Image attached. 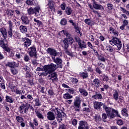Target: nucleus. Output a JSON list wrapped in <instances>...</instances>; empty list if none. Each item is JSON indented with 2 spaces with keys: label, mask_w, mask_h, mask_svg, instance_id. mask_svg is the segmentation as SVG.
Segmentation results:
<instances>
[{
  "label": "nucleus",
  "mask_w": 129,
  "mask_h": 129,
  "mask_svg": "<svg viewBox=\"0 0 129 129\" xmlns=\"http://www.w3.org/2000/svg\"><path fill=\"white\" fill-rule=\"evenodd\" d=\"M54 112L55 114L57 115L56 119L58 122H61L62 121V119L63 117L66 116V114L64 112H62L61 110L59 109L58 108H56L54 110Z\"/></svg>",
  "instance_id": "nucleus-1"
},
{
  "label": "nucleus",
  "mask_w": 129,
  "mask_h": 129,
  "mask_svg": "<svg viewBox=\"0 0 129 129\" xmlns=\"http://www.w3.org/2000/svg\"><path fill=\"white\" fill-rule=\"evenodd\" d=\"M110 45H112V46H117L118 49L120 50L121 49V46L122 45L121 44V42L118 39V38L113 37L112 39L111 40H109V41Z\"/></svg>",
  "instance_id": "nucleus-2"
},
{
  "label": "nucleus",
  "mask_w": 129,
  "mask_h": 129,
  "mask_svg": "<svg viewBox=\"0 0 129 129\" xmlns=\"http://www.w3.org/2000/svg\"><path fill=\"white\" fill-rule=\"evenodd\" d=\"M18 110L21 114H27L29 112V107L28 106V103L22 104L18 108Z\"/></svg>",
  "instance_id": "nucleus-3"
},
{
  "label": "nucleus",
  "mask_w": 129,
  "mask_h": 129,
  "mask_svg": "<svg viewBox=\"0 0 129 129\" xmlns=\"http://www.w3.org/2000/svg\"><path fill=\"white\" fill-rule=\"evenodd\" d=\"M73 38L72 37H69L66 38L63 41V48L64 50H67L69 47V45H72L73 44Z\"/></svg>",
  "instance_id": "nucleus-4"
},
{
  "label": "nucleus",
  "mask_w": 129,
  "mask_h": 129,
  "mask_svg": "<svg viewBox=\"0 0 129 129\" xmlns=\"http://www.w3.org/2000/svg\"><path fill=\"white\" fill-rule=\"evenodd\" d=\"M113 98L115 101H117L118 100V103H119V101L120 102H122V101L123 100V97H119V91H117L116 90H114Z\"/></svg>",
  "instance_id": "nucleus-5"
},
{
  "label": "nucleus",
  "mask_w": 129,
  "mask_h": 129,
  "mask_svg": "<svg viewBox=\"0 0 129 129\" xmlns=\"http://www.w3.org/2000/svg\"><path fill=\"white\" fill-rule=\"evenodd\" d=\"M56 69H57V66L54 63L45 66V70L49 74L53 73Z\"/></svg>",
  "instance_id": "nucleus-6"
},
{
  "label": "nucleus",
  "mask_w": 129,
  "mask_h": 129,
  "mask_svg": "<svg viewBox=\"0 0 129 129\" xmlns=\"http://www.w3.org/2000/svg\"><path fill=\"white\" fill-rule=\"evenodd\" d=\"M0 46L6 52H10V48L8 45V41L6 39L0 40Z\"/></svg>",
  "instance_id": "nucleus-7"
},
{
  "label": "nucleus",
  "mask_w": 129,
  "mask_h": 129,
  "mask_svg": "<svg viewBox=\"0 0 129 129\" xmlns=\"http://www.w3.org/2000/svg\"><path fill=\"white\" fill-rule=\"evenodd\" d=\"M103 107L105 111H106L107 116H108L109 118H114V114L112 113L113 109H111L109 107H106L105 105H104Z\"/></svg>",
  "instance_id": "nucleus-8"
},
{
  "label": "nucleus",
  "mask_w": 129,
  "mask_h": 129,
  "mask_svg": "<svg viewBox=\"0 0 129 129\" xmlns=\"http://www.w3.org/2000/svg\"><path fill=\"white\" fill-rule=\"evenodd\" d=\"M22 42H24L23 45L26 48H28L32 44V40L27 37L22 38Z\"/></svg>",
  "instance_id": "nucleus-9"
},
{
  "label": "nucleus",
  "mask_w": 129,
  "mask_h": 129,
  "mask_svg": "<svg viewBox=\"0 0 129 129\" xmlns=\"http://www.w3.org/2000/svg\"><path fill=\"white\" fill-rule=\"evenodd\" d=\"M78 129H88V125H87V122L80 121Z\"/></svg>",
  "instance_id": "nucleus-10"
},
{
  "label": "nucleus",
  "mask_w": 129,
  "mask_h": 129,
  "mask_svg": "<svg viewBox=\"0 0 129 129\" xmlns=\"http://www.w3.org/2000/svg\"><path fill=\"white\" fill-rule=\"evenodd\" d=\"M96 0H92L93 3V7L94 9L95 10H100V11H104V8L102 6L97 4L96 2H95Z\"/></svg>",
  "instance_id": "nucleus-11"
},
{
  "label": "nucleus",
  "mask_w": 129,
  "mask_h": 129,
  "mask_svg": "<svg viewBox=\"0 0 129 129\" xmlns=\"http://www.w3.org/2000/svg\"><path fill=\"white\" fill-rule=\"evenodd\" d=\"M57 75L56 72L53 73L52 74H49L48 75V77L50 79H51L52 82H56V81H58V78H57Z\"/></svg>",
  "instance_id": "nucleus-12"
},
{
  "label": "nucleus",
  "mask_w": 129,
  "mask_h": 129,
  "mask_svg": "<svg viewBox=\"0 0 129 129\" xmlns=\"http://www.w3.org/2000/svg\"><path fill=\"white\" fill-rule=\"evenodd\" d=\"M28 51H29V54L30 57H36V48H35V47H30L28 49Z\"/></svg>",
  "instance_id": "nucleus-13"
},
{
  "label": "nucleus",
  "mask_w": 129,
  "mask_h": 129,
  "mask_svg": "<svg viewBox=\"0 0 129 129\" xmlns=\"http://www.w3.org/2000/svg\"><path fill=\"white\" fill-rule=\"evenodd\" d=\"M94 109H100L101 106L103 105V103L101 102H98L97 101H94Z\"/></svg>",
  "instance_id": "nucleus-14"
},
{
  "label": "nucleus",
  "mask_w": 129,
  "mask_h": 129,
  "mask_svg": "<svg viewBox=\"0 0 129 129\" xmlns=\"http://www.w3.org/2000/svg\"><path fill=\"white\" fill-rule=\"evenodd\" d=\"M21 20L22 22L23 25H27L30 24V20H29V18L26 16H22L21 17Z\"/></svg>",
  "instance_id": "nucleus-15"
},
{
  "label": "nucleus",
  "mask_w": 129,
  "mask_h": 129,
  "mask_svg": "<svg viewBox=\"0 0 129 129\" xmlns=\"http://www.w3.org/2000/svg\"><path fill=\"white\" fill-rule=\"evenodd\" d=\"M56 50L54 48H49L47 49V53L52 57H56Z\"/></svg>",
  "instance_id": "nucleus-16"
},
{
  "label": "nucleus",
  "mask_w": 129,
  "mask_h": 129,
  "mask_svg": "<svg viewBox=\"0 0 129 129\" xmlns=\"http://www.w3.org/2000/svg\"><path fill=\"white\" fill-rule=\"evenodd\" d=\"M46 116L48 120H54V119H55V114L51 111H49L47 113Z\"/></svg>",
  "instance_id": "nucleus-17"
},
{
  "label": "nucleus",
  "mask_w": 129,
  "mask_h": 129,
  "mask_svg": "<svg viewBox=\"0 0 129 129\" xmlns=\"http://www.w3.org/2000/svg\"><path fill=\"white\" fill-rule=\"evenodd\" d=\"M79 92H80L81 95H82L84 97H86V96L88 95V92H87V91L82 88H80L79 89Z\"/></svg>",
  "instance_id": "nucleus-18"
},
{
  "label": "nucleus",
  "mask_w": 129,
  "mask_h": 129,
  "mask_svg": "<svg viewBox=\"0 0 129 129\" xmlns=\"http://www.w3.org/2000/svg\"><path fill=\"white\" fill-rule=\"evenodd\" d=\"M0 32L4 39L8 38V32H7V29L5 28H2L0 29Z\"/></svg>",
  "instance_id": "nucleus-19"
},
{
  "label": "nucleus",
  "mask_w": 129,
  "mask_h": 129,
  "mask_svg": "<svg viewBox=\"0 0 129 129\" xmlns=\"http://www.w3.org/2000/svg\"><path fill=\"white\" fill-rule=\"evenodd\" d=\"M19 30L20 31L21 33H22L23 34H26V33L28 32V28L26 26L20 25L19 27Z\"/></svg>",
  "instance_id": "nucleus-20"
},
{
  "label": "nucleus",
  "mask_w": 129,
  "mask_h": 129,
  "mask_svg": "<svg viewBox=\"0 0 129 129\" xmlns=\"http://www.w3.org/2000/svg\"><path fill=\"white\" fill-rule=\"evenodd\" d=\"M46 7H48L51 11H55V7H54V2L52 1H48V4Z\"/></svg>",
  "instance_id": "nucleus-21"
},
{
  "label": "nucleus",
  "mask_w": 129,
  "mask_h": 129,
  "mask_svg": "<svg viewBox=\"0 0 129 129\" xmlns=\"http://www.w3.org/2000/svg\"><path fill=\"white\" fill-rule=\"evenodd\" d=\"M109 30L110 31V34H113L114 37H117V36H118V32L113 28L110 27Z\"/></svg>",
  "instance_id": "nucleus-22"
},
{
  "label": "nucleus",
  "mask_w": 129,
  "mask_h": 129,
  "mask_svg": "<svg viewBox=\"0 0 129 129\" xmlns=\"http://www.w3.org/2000/svg\"><path fill=\"white\" fill-rule=\"evenodd\" d=\"M92 85L94 87L98 88V87H99V85H100L99 80H98V79H95L92 82Z\"/></svg>",
  "instance_id": "nucleus-23"
},
{
  "label": "nucleus",
  "mask_w": 129,
  "mask_h": 129,
  "mask_svg": "<svg viewBox=\"0 0 129 129\" xmlns=\"http://www.w3.org/2000/svg\"><path fill=\"white\" fill-rule=\"evenodd\" d=\"M26 4L28 6H35L38 4V2L36 0H27Z\"/></svg>",
  "instance_id": "nucleus-24"
},
{
  "label": "nucleus",
  "mask_w": 129,
  "mask_h": 129,
  "mask_svg": "<svg viewBox=\"0 0 129 129\" xmlns=\"http://www.w3.org/2000/svg\"><path fill=\"white\" fill-rule=\"evenodd\" d=\"M52 59L53 61V62H54V63H56V64H61L62 63V59L59 58V57H56V58H55V57L54 56H52Z\"/></svg>",
  "instance_id": "nucleus-25"
},
{
  "label": "nucleus",
  "mask_w": 129,
  "mask_h": 129,
  "mask_svg": "<svg viewBox=\"0 0 129 129\" xmlns=\"http://www.w3.org/2000/svg\"><path fill=\"white\" fill-rule=\"evenodd\" d=\"M60 33L61 34V35H62V36H66V37H67V38L72 37V36H71V35H70L69 33H68V31L66 30H62L61 31H60Z\"/></svg>",
  "instance_id": "nucleus-26"
},
{
  "label": "nucleus",
  "mask_w": 129,
  "mask_h": 129,
  "mask_svg": "<svg viewBox=\"0 0 129 129\" xmlns=\"http://www.w3.org/2000/svg\"><path fill=\"white\" fill-rule=\"evenodd\" d=\"M79 75L83 79H86L88 77V73L81 72L80 73Z\"/></svg>",
  "instance_id": "nucleus-27"
},
{
  "label": "nucleus",
  "mask_w": 129,
  "mask_h": 129,
  "mask_svg": "<svg viewBox=\"0 0 129 129\" xmlns=\"http://www.w3.org/2000/svg\"><path fill=\"white\" fill-rule=\"evenodd\" d=\"M63 97L64 99H71V98H73V96L71 95L69 93H66L63 94Z\"/></svg>",
  "instance_id": "nucleus-28"
},
{
  "label": "nucleus",
  "mask_w": 129,
  "mask_h": 129,
  "mask_svg": "<svg viewBox=\"0 0 129 129\" xmlns=\"http://www.w3.org/2000/svg\"><path fill=\"white\" fill-rule=\"evenodd\" d=\"M35 113L36 114V116H37L38 118L39 119H44V115L39 111H36Z\"/></svg>",
  "instance_id": "nucleus-29"
},
{
  "label": "nucleus",
  "mask_w": 129,
  "mask_h": 129,
  "mask_svg": "<svg viewBox=\"0 0 129 129\" xmlns=\"http://www.w3.org/2000/svg\"><path fill=\"white\" fill-rule=\"evenodd\" d=\"M6 66H8V67H11V68H14L17 67V63L14 61L9 62L6 64Z\"/></svg>",
  "instance_id": "nucleus-30"
},
{
  "label": "nucleus",
  "mask_w": 129,
  "mask_h": 129,
  "mask_svg": "<svg viewBox=\"0 0 129 129\" xmlns=\"http://www.w3.org/2000/svg\"><path fill=\"white\" fill-rule=\"evenodd\" d=\"M78 45L81 49H82V48H86V44H85L84 41H79L78 42Z\"/></svg>",
  "instance_id": "nucleus-31"
},
{
  "label": "nucleus",
  "mask_w": 129,
  "mask_h": 129,
  "mask_svg": "<svg viewBox=\"0 0 129 129\" xmlns=\"http://www.w3.org/2000/svg\"><path fill=\"white\" fill-rule=\"evenodd\" d=\"M6 102H9V103H13L14 102V100H13V98L10 96H6Z\"/></svg>",
  "instance_id": "nucleus-32"
},
{
  "label": "nucleus",
  "mask_w": 129,
  "mask_h": 129,
  "mask_svg": "<svg viewBox=\"0 0 129 129\" xmlns=\"http://www.w3.org/2000/svg\"><path fill=\"white\" fill-rule=\"evenodd\" d=\"M92 97L93 98V99H102V95H101V94H97L96 95H93Z\"/></svg>",
  "instance_id": "nucleus-33"
},
{
  "label": "nucleus",
  "mask_w": 129,
  "mask_h": 129,
  "mask_svg": "<svg viewBox=\"0 0 129 129\" xmlns=\"http://www.w3.org/2000/svg\"><path fill=\"white\" fill-rule=\"evenodd\" d=\"M74 106L75 107V111H80V109L81 108L80 104H74Z\"/></svg>",
  "instance_id": "nucleus-34"
},
{
  "label": "nucleus",
  "mask_w": 129,
  "mask_h": 129,
  "mask_svg": "<svg viewBox=\"0 0 129 129\" xmlns=\"http://www.w3.org/2000/svg\"><path fill=\"white\" fill-rule=\"evenodd\" d=\"M121 114L122 116H125V117L128 116V114H127V110H126L125 108H123L121 110Z\"/></svg>",
  "instance_id": "nucleus-35"
},
{
  "label": "nucleus",
  "mask_w": 129,
  "mask_h": 129,
  "mask_svg": "<svg viewBox=\"0 0 129 129\" xmlns=\"http://www.w3.org/2000/svg\"><path fill=\"white\" fill-rule=\"evenodd\" d=\"M34 106H41V102H40V100L38 98H36L34 100Z\"/></svg>",
  "instance_id": "nucleus-36"
},
{
  "label": "nucleus",
  "mask_w": 129,
  "mask_h": 129,
  "mask_svg": "<svg viewBox=\"0 0 129 129\" xmlns=\"http://www.w3.org/2000/svg\"><path fill=\"white\" fill-rule=\"evenodd\" d=\"M98 59L99 61H101L102 62H105L106 61V58L101 55H98Z\"/></svg>",
  "instance_id": "nucleus-37"
},
{
  "label": "nucleus",
  "mask_w": 129,
  "mask_h": 129,
  "mask_svg": "<svg viewBox=\"0 0 129 129\" xmlns=\"http://www.w3.org/2000/svg\"><path fill=\"white\" fill-rule=\"evenodd\" d=\"M66 13L67 15H68V16H70V15H71V14L72 13V10L71 9V8L68 7L66 8Z\"/></svg>",
  "instance_id": "nucleus-38"
},
{
  "label": "nucleus",
  "mask_w": 129,
  "mask_h": 129,
  "mask_svg": "<svg viewBox=\"0 0 129 129\" xmlns=\"http://www.w3.org/2000/svg\"><path fill=\"white\" fill-rule=\"evenodd\" d=\"M28 13L29 15H34L35 14V10L33 8H30L28 10Z\"/></svg>",
  "instance_id": "nucleus-39"
},
{
  "label": "nucleus",
  "mask_w": 129,
  "mask_h": 129,
  "mask_svg": "<svg viewBox=\"0 0 129 129\" xmlns=\"http://www.w3.org/2000/svg\"><path fill=\"white\" fill-rule=\"evenodd\" d=\"M120 10L123 13V14H125V15H127V16H129V11H126L125 9L123 8L120 7Z\"/></svg>",
  "instance_id": "nucleus-40"
},
{
  "label": "nucleus",
  "mask_w": 129,
  "mask_h": 129,
  "mask_svg": "<svg viewBox=\"0 0 129 129\" xmlns=\"http://www.w3.org/2000/svg\"><path fill=\"white\" fill-rule=\"evenodd\" d=\"M46 66H44V67H38L36 70L37 71H46Z\"/></svg>",
  "instance_id": "nucleus-41"
},
{
  "label": "nucleus",
  "mask_w": 129,
  "mask_h": 129,
  "mask_svg": "<svg viewBox=\"0 0 129 129\" xmlns=\"http://www.w3.org/2000/svg\"><path fill=\"white\" fill-rule=\"evenodd\" d=\"M60 25L62 26H65V25H67V20L65 18H63L60 21Z\"/></svg>",
  "instance_id": "nucleus-42"
},
{
  "label": "nucleus",
  "mask_w": 129,
  "mask_h": 129,
  "mask_svg": "<svg viewBox=\"0 0 129 129\" xmlns=\"http://www.w3.org/2000/svg\"><path fill=\"white\" fill-rule=\"evenodd\" d=\"M105 50L106 51H108V52H111L112 51H113V49L112 48V47L110 46V45H108L106 46Z\"/></svg>",
  "instance_id": "nucleus-43"
},
{
  "label": "nucleus",
  "mask_w": 129,
  "mask_h": 129,
  "mask_svg": "<svg viewBox=\"0 0 129 129\" xmlns=\"http://www.w3.org/2000/svg\"><path fill=\"white\" fill-rule=\"evenodd\" d=\"M34 22L36 23V24L38 27H40V26H42V22H41L40 20H37V19L34 18Z\"/></svg>",
  "instance_id": "nucleus-44"
},
{
  "label": "nucleus",
  "mask_w": 129,
  "mask_h": 129,
  "mask_svg": "<svg viewBox=\"0 0 129 129\" xmlns=\"http://www.w3.org/2000/svg\"><path fill=\"white\" fill-rule=\"evenodd\" d=\"M16 120H17V121L18 122L21 123V122H23V121H24V119L22 117H20L19 116H17L16 117Z\"/></svg>",
  "instance_id": "nucleus-45"
},
{
  "label": "nucleus",
  "mask_w": 129,
  "mask_h": 129,
  "mask_svg": "<svg viewBox=\"0 0 129 129\" xmlns=\"http://www.w3.org/2000/svg\"><path fill=\"white\" fill-rule=\"evenodd\" d=\"M33 125L35 126H38L39 125V123H38V120L37 118H34L33 120V123H32Z\"/></svg>",
  "instance_id": "nucleus-46"
},
{
  "label": "nucleus",
  "mask_w": 129,
  "mask_h": 129,
  "mask_svg": "<svg viewBox=\"0 0 129 129\" xmlns=\"http://www.w3.org/2000/svg\"><path fill=\"white\" fill-rule=\"evenodd\" d=\"M112 113H113L114 114V117H115V116L119 117V115H118V111H117V110H114L113 109V110L112 111Z\"/></svg>",
  "instance_id": "nucleus-47"
},
{
  "label": "nucleus",
  "mask_w": 129,
  "mask_h": 129,
  "mask_svg": "<svg viewBox=\"0 0 129 129\" xmlns=\"http://www.w3.org/2000/svg\"><path fill=\"white\" fill-rule=\"evenodd\" d=\"M74 104H80V98L79 96L76 97Z\"/></svg>",
  "instance_id": "nucleus-48"
},
{
  "label": "nucleus",
  "mask_w": 129,
  "mask_h": 129,
  "mask_svg": "<svg viewBox=\"0 0 129 129\" xmlns=\"http://www.w3.org/2000/svg\"><path fill=\"white\" fill-rule=\"evenodd\" d=\"M66 91H68L69 93H71L72 94H73L74 93V90L73 88H69V89H66Z\"/></svg>",
  "instance_id": "nucleus-49"
},
{
  "label": "nucleus",
  "mask_w": 129,
  "mask_h": 129,
  "mask_svg": "<svg viewBox=\"0 0 129 129\" xmlns=\"http://www.w3.org/2000/svg\"><path fill=\"white\" fill-rule=\"evenodd\" d=\"M24 60L25 61V62H29V61H30V57L28 55L25 54L24 56Z\"/></svg>",
  "instance_id": "nucleus-50"
},
{
  "label": "nucleus",
  "mask_w": 129,
  "mask_h": 129,
  "mask_svg": "<svg viewBox=\"0 0 129 129\" xmlns=\"http://www.w3.org/2000/svg\"><path fill=\"white\" fill-rule=\"evenodd\" d=\"M8 24L9 25L10 30H12V29H13V27H14V24H13V22L11 20H9L8 21Z\"/></svg>",
  "instance_id": "nucleus-51"
},
{
  "label": "nucleus",
  "mask_w": 129,
  "mask_h": 129,
  "mask_svg": "<svg viewBox=\"0 0 129 129\" xmlns=\"http://www.w3.org/2000/svg\"><path fill=\"white\" fill-rule=\"evenodd\" d=\"M35 13H39L40 10H41V7L40 6H36L34 9Z\"/></svg>",
  "instance_id": "nucleus-52"
},
{
  "label": "nucleus",
  "mask_w": 129,
  "mask_h": 129,
  "mask_svg": "<svg viewBox=\"0 0 129 129\" xmlns=\"http://www.w3.org/2000/svg\"><path fill=\"white\" fill-rule=\"evenodd\" d=\"M102 118L103 121H104V122H105V121H106V120H105V119H106V118H107V115H106V114H105V113L102 114Z\"/></svg>",
  "instance_id": "nucleus-53"
},
{
  "label": "nucleus",
  "mask_w": 129,
  "mask_h": 129,
  "mask_svg": "<svg viewBox=\"0 0 129 129\" xmlns=\"http://www.w3.org/2000/svg\"><path fill=\"white\" fill-rule=\"evenodd\" d=\"M85 24L87 25H90L91 24V20L89 19H86L84 20Z\"/></svg>",
  "instance_id": "nucleus-54"
},
{
  "label": "nucleus",
  "mask_w": 129,
  "mask_h": 129,
  "mask_svg": "<svg viewBox=\"0 0 129 129\" xmlns=\"http://www.w3.org/2000/svg\"><path fill=\"white\" fill-rule=\"evenodd\" d=\"M11 72L13 75H16L18 73V70L16 69H11Z\"/></svg>",
  "instance_id": "nucleus-55"
},
{
  "label": "nucleus",
  "mask_w": 129,
  "mask_h": 129,
  "mask_svg": "<svg viewBox=\"0 0 129 129\" xmlns=\"http://www.w3.org/2000/svg\"><path fill=\"white\" fill-rule=\"evenodd\" d=\"M72 81L74 84H76L78 83V80L76 78H72Z\"/></svg>",
  "instance_id": "nucleus-56"
},
{
  "label": "nucleus",
  "mask_w": 129,
  "mask_h": 129,
  "mask_svg": "<svg viewBox=\"0 0 129 129\" xmlns=\"http://www.w3.org/2000/svg\"><path fill=\"white\" fill-rule=\"evenodd\" d=\"M107 7L108 10H112V9H113V5L111 4H107Z\"/></svg>",
  "instance_id": "nucleus-57"
},
{
  "label": "nucleus",
  "mask_w": 129,
  "mask_h": 129,
  "mask_svg": "<svg viewBox=\"0 0 129 129\" xmlns=\"http://www.w3.org/2000/svg\"><path fill=\"white\" fill-rule=\"evenodd\" d=\"M45 71V72L41 73L40 75H41V76H47V75H48V74H50V73H49L47 71Z\"/></svg>",
  "instance_id": "nucleus-58"
},
{
  "label": "nucleus",
  "mask_w": 129,
  "mask_h": 129,
  "mask_svg": "<svg viewBox=\"0 0 129 129\" xmlns=\"http://www.w3.org/2000/svg\"><path fill=\"white\" fill-rule=\"evenodd\" d=\"M83 111H85L86 112H90V109L87 107H84L83 108Z\"/></svg>",
  "instance_id": "nucleus-59"
},
{
  "label": "nucleus",
  "mask_w": 129,
  "mask_h": 129,
  "mask_svg": "<svg viewBox=\"0 0 129 129\" xmlns=\"http://www.w3.org/2000/svg\"><path fill=\"white\" fill-rule=\"evenodd\" d=\"M60 8L61 10L63 11H65V9L66 8V4L65 3H63L62 4H61Z\"/></svg>",
  "instance_id": "nucleus-60"
},
{
  "label": "nucleus",
  "mask_w": 129,
  "mask_h": 129,
  "mask_svg": "<svg viewBox=\"0 0 129 129\" xmlns=\"http://www.w3.org/2000/svg\"><path fill=\"white\" fill-rule=\"evenodd\" d=\"M13 30L12 29H10V31H8V35L9 37L10 38H12L13 37V32H12Z\"/></svg>",
  "instance_id": "nucleus-61"
},
{
  "label": "nucleus",
  "mask_w": 129,
  "mask_h": 129,
  "mask_svg": "<svg viewBox=\"0 0 129 129\" xmlns=\"http://www.w3.org/2000/svg\"><path fill=\"white\" fill-rule=\"evenodd\" d=\"M117 123L118 125H122V124H123V122L122 121V120L119 119L117 121Z\"/></svg>",
  "instance_id": "nucleus-62"
},
{
  "label": "nucleus",
  "mask_w": 129,
  "mask_h": 129,
  "mask_svg": "<svg viewBox=\"0 0 129 129\" xmlns=\"http://www.w3.org/2000/svg\"><path fill=\"white\" fill-rule=\"evenodd\" d=\"M14 12L17 14V15H21V12L20 11V10L18 8H16L14 10Z\"/></svg>",
  "instance_id": "nucleus-63"
},
{
  "label": "nucleus",
  "mask_w": 129,
  "mask_h": 129,
  "mask_svg": "<svg viewBox=\"0 0 129 129\" xmlns=\"http://www.w3.org/2000/svg\"><path fill=\"white\" fill-rule=\"evenodd\" d=\"M77 120L76 119H74L73 120H72V124H73L74 125H76L77 124Z\"/></svg>",
  "instance_id": "nucleus-64"
}]
</instances>
